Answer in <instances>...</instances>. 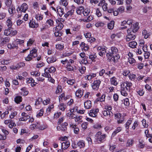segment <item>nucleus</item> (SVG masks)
I'll use <instances>...</instances> for the list:
<instances>
[{
  "instance_id": "79ce46f5",
  "label": "nucleus",
  "mask_w": 152,
  "mask_h": 152,
  "mask_svg": "<svg viewBox=\"0 0 152 152\" xmlns=\"http://www.w3.org/2000/svg\"><path fill=\"white\" fill-rule=\"evenodd\" d=\"M90 13V10H88L87 9H85V10L84 9V11L83 12V14L84 16H87L89 15Z\"/></svg>"
},
{
  "instance_id": "680f3d73",
  "label": "nucleus",
  "mask_w": 152,
  "mask_h": 152,
  "mask_svg": "<svg viewBox=\"0 0 152 152\" xmlns=\"http://www.w3.org/2000/svg\"><path fill=\"white\" fill-rule=\"evenodd\" d=\"M64 47L63 45L60 44L57 45H56V48L60 50H62L64 48Z\"/></svg>"
},
{
  "instance_id": "49530a36",
  "label": "nucleus",
  "mask_w": 152,
  "mask_h": 152,
  "mask_svg": "<svg viewBox=\"0 0 152 152\" xmlns=\"http://www.w3.org/2000/svg\"><path fill=\"white\" fill-rule=\"evenodd\" d=\"M10 28H8L7 29H6L4 31V34L5 35L7 36V35H10V31L11 29Z\"/></svg>"
},
{
  "instance_id": "338daca9",
  "label": "nucleus",
  "mask_w": 152,
  "mask_h": 152,
  "mask_svg": "<svg viewBox=\"0 0 152 152\" xmlns=\"http://www.w3.org/2000/svg\"><path fill=\"white\" fill-rule=\"evenodd\" d=\"M17 65L18 68H19L22 67H24L25 66V64L23 62H20L18 63Z\"/></svg>"
},
{
  "instance_id": "ea45409f",
  "label": "nucleus",
  "mask_w": 152,
  "mask_h": 152,
  "mask_svg": "<svg viewBox=\"0 0 152 152\" xmlns=\"http://www.w3.org/2000/svg\"><path fill=\"white\" fill-rule=\"evenodd\" d=\"M121 128L120 127H118L113 132L112 134V136H114L117 133H118L121 131Z\"/></svg>"
},
{
  "instance_id": "de8ad7c7",
  "label": "nucleus",
  "mask_w": 152,
  "mask_h": 152,
  "mask_svg": "<svg viewBox=\"0 0 152 152\" xmlns=\"http://www.w3.org/2000/svg\"><path fill=\"white\" fill-rule=\"evenodd\" d=\"M10 60L3 59L1 61V63L3 65H7L9 63Z\"/></svg>"
},
{
  "instance_id": "e2e57ef3",
  "label": "nucleus",
  "mask_w": 152,
  "mask_h": 152,
  "mask_svg": "<svg viewBox=\"0 0 152 152\" xmlns=\"http://www.w3.org/2000/svg\"><path fill=\"white\" fill-rule=\"evenodd\" d=\"M75 80L74 79L69 80L67 81V83L69 85H72L75 83Z\"/></svg>"
},
{
  "instance_id": "052dcab7",
  "label": "nucleus",
  "mask_w": 152,
  "mask_h": 152,
  "mask_svg": "<svg viewBox=\"0 0 152 152\" xmlns=\"http://www.w3.org/2000/svg\"><path fill=\"white\" fill-rule=\"evenodd\" d=\"M18 33V31L17 30H11L10 36H14Z\"/></svg>"
},
{
  "instance_id": "58836bf2",
  "label": "nucleus",
  "mask_w": 152,
  "mask_h": 152,
  "mask_svg": "<svg viewBox=\"0 0 152 152\" xmlns=\"http://www.w3.org/2000/svg\"><path fill=\"white\" fill-rule=\"evenodd\" d=\"M142 34L144 35V37L145 39L147 38L149 35V34L148 33L147 31L145 30L143 31Z\"/></svg>"
},
{
  "instance_id": "412c9836",
  "label": "nucleus",
  "mask_w": 152,
  "mask_h": 152,
  "mask_svg": "<svg viewBox=\"0 0 152 152\" xmlns=\"http://www.w3.org/2000/svg\"><path fill=\"white\" fill-rule=\"evenodd\" d=\"M8 48L10 49H12L14 48L17 49L18 48V46L17 45L15 44L14 43H12V44L11 43H9L7 45Z\"/></svg>"
},
{
  "instance_id": "c9c22d12",
  "label": "nucleus",
  "mask_w": 152,
  "mask_h": 152,
  "mask_svg": "<svg viewBox=\"0 0 152 152\" xmlns=\"http://www.w3.org/2000/svg\"><path fill=\"white\" fill-rule=\"evenodd\" d=\"M133 143V140L132 139L128 140L127 142L126 145L127 146L130 147L132 145Z\"/></svg>"
},
{
  "instance_id": "7ed1b4c3",
  "label": "nucleus",
  "mask_w": 152,
  "mask_h": 152,
  "mask_svg": "<svg viewBox=\"0 0 152 152\" xmlns=\"http://www.w3.org/2000/svg\"><path fill=\"white\" fill-rule=\"evenodd\" d=\"M28 8V6L25 3H23L22 5L20 7H18L17 9V11L19 13L18 16V17H20L21 16V14H19V13H21L23 12L25 13L26 11L27 10Z\"/></svg>"
},
{
  "instance_id": "4be33fe9",
  "label": "nucleus",
  "mask_w": 152,
  "mask_h": 152,
  "mask_svg": "<svg viewBox=\"0 0 152 152\" xmlns=\"http://www.w3.org/2000/svg\"><path fill=\"white\" fill-rule=\"evenodd\" d=\"M110 82L111 84L114 86H116L118 84L116 78L115 77H113L110 79Z\"/></svg>"
},
{
  "instance_id": "5fc2aeb1",
  "label": "nucleus",
  "mask_w": 152,
  "mask_h": 152,
  "mask_svg": "<svg viewBox=\"0 0 152 152\" xmlns=\"http://www.w3.org/2000/svg\"><path fill=\"white\" fill-rule=\"evenodd\" d=\"M36 19L38 20H40L43 19V16L40 14L37 15L36 16Z\"/></svg>"
},
{
  "instance_id": "a19ab883",
  "label": "nucleus",
  "mask_w": 152,
  "mask_h": 152,
  "mask_svg": "<svg viewBox=\"0 0 152 152\" xmlns=\"http://www.w3.org/2000/svg\"><path fill=\"white\" fill-rule=\"evenodd\" d=\"M54 22L52 19H49L46 22L47 24H48L50 26H53L54 25Z\"/></svg>"
},
{
  "instance_id": "0eeeda50",
  "label": "nucleus",
  "mask_w": 152,
  "mask_h": 152,
  "mask_svg": "<svg viewBox=\"0 0 152 152\" xmlns=\"http://www.w3.org/2000/svg\"><path fill=\"white\" fill-rule=\"evenodd\" d=\"M121 93L122 95L124 96H126L128 95L127 92L130 91L129 89L125 87V86L121 84Z\"/></svg>"
},
{
  "instance_id": "c85d7f7f",
  "label": "nucleus",
  "mask_w": 152,
  "mask_h": 152,
  "mask_svg": "<svg viewBox=\"0 0 152 152\" xmlns=\"http://www.w3.org/2000/svg\"><path fill=\"white\" fill-rule=\"evenodd\" d=\"M56 61V58L54 57H49L47 59V61L48 63H51L54 62Z\"/></svg>"
},
{
  "instance_id": "72a5a7b5",
  "label": "nucleus",
  "mask_w": 152,
  "mask_h": 152,
  "mask_svg": "<svg viewBox=\"0 0 152 152\" xmlns=\"http://www.w3.org/2000/svg\"><path fill=\"white\" fill-rule=\"evenodd\" d=\"M22 100V97L20 96H18L16 97L15 99V102L17 103H19L21 102Z\"/></svg>"
},
{
  "instance_id": "6e6552de",
  "label": "nucleus",
  "mask_w": 152,
  "mask_h": 152,
  "mask_svg": "<svg viewBox=\"0 0 152 152\" xmlns=\"http://www.w3.org/2000/svg\"><path fill=\"white\" fill-rule=\"evenodd\" d=\"M115 117L117 119L118 122L119 123H122L124 121L123 116L120 113H118L115 114Z\"/></svg>"
},
{
  "instance_id": "4c0bfd02",
  "label": "nucleus",
  "mask_w": 152,
  "mask_h": 152,
  "mask_svg": "<svg viewBox=\"0 0 152 152\" xmlns=\"http://www.w3.org/2000/svg\"><path fill=\"white\" fill-rule=\"evenodd\" d=\"M47 68H46L45 69V73L43 74V76L45 77H46L50 78L51 77V76L48 73V72H47Z\"/></svg>"
},
{
  "instance_id": "cd10ccee",
  "label": "nucleus",
  "mask_w": 152,
  "mask_h": 152,
  "mask_svg": "<svg viewBox=\"0 0 152 152\" xmlns=\"http://www.w3.org/2000/svg\"><path fill=\"white\" fill-rule=\"evenodd\" d=\"M57 11L60 17H61L64 13L63 9H62L60 7L57 9Z\"/></svg>"
},
{
  "instance_id": "4d7b16f0",
  "label": "nucleus",
  "mask_w": 152,
  "mask_h": 152,
  "mask_svg": "<svg viewBox=\"0 0 152 152\" xmlns=\"http://www.w3.org/2000/svg\"><path fill=\"white\" fill-rule=\"evenodd\" d=\"M61 4L65 7L68 4L67 0H61Z\"/></svg>"
},
{
  "instance_id": "f8f14e48",
  "label": "nucleus",
  "mask_w": 152,
  "mask_h": 152,
  "mask_svg": "<svg viewBox=\"0 0 152 152\" xmlns=\"http://www.w3.org/2000/svg\"><path fill=\"white\" fill-rule=\"evenodd\" d=\"M70 142L69 141H64L61 143V148L63 150L67 149L70 146Z\"/></svg>"
},
{
  "instance_id": "2f4dec72",
  "label": "nucleus",
  "mask_w": 152,
  "mask_h": 152,
  "mask_svg": "<svg viewBox=\"0 0 152 152\" xmlns=\"http://www.w3.org/2000/svg\"><path fill=\"white\" fill-rule=\"evenodd\" d=\"M114 21H111L108 24L107 27L110 29H113L114 26Z\"/></svg>"
},
{
  "instance_id": "a18cd8bd",
  "label": "nucleus",
  "mask_w": 152,
  "mask_h": 152,
  "mask_svg": "<svg viewBox=\"0 0 152 152\" xmlns=\"http://www.w3.org/2000/svg\"><path fill=\"white\" fill-rule=\"evenodd\" d=\"M12 1L11 0H7L6 1L5 4L7 7H10L12 6Z\"/></svg>"
},
{
  "instance_id": "b1692460",
  "label": "nucleus",
  "mask_w": 152,
  "mask_h": 152,
  "mask_svg": "<svg viewBox=\"0 0 152 152\" xmlns=\"http://www.w3.org/2000/svg\"><path fill=\"white\" fill-rule=\"evenodd\" d=\"M137 45V43L134 41H132L129 43V46L132 48H135Z\"/></svg>"
},
{
  "instance_id": "2eb2a0df",
  "label": "nucleus",
  "mask_w": 152,
  "mask_h": 152,
  "mask_svg": "<svg viewBox=\"0 0 152 152\" xmlns=\"http://www.w3.org/2000/svg\"><path fill=\"white\" fill-rule=\"evenodd\" d=\"M66 125L65 124H59V126L57 127L58 130L65 131L66 129Z\"/></svg>"
},
{
  "instance_id": "6ab92c4d",
  "label": "nucleus",
  "mask_w": 152,
  "mask_h": 152,
  "mask_svg": "<svg viewBox=\"0 0 152 152\" xmlns=\"http://www.w3.org/2000/svg\"><path fill=\"white\" fill-rule=\"evenodd\" d=\"M106 137V136L105 134H102L100 135L99 137H98V138H96V139L97 141H99L100 142H101L104 141Z\"/></svg>"
},
{
  "instance_id": "603ef678",
  "label": "nucleus",
  "mask_w": 152,
  "mask_h": 152,
  "mask_svg": "<svg viewBox=\"0 0 152 152\" xmlns=\"http://www.w3.org/2000/svg\"><path fill=\"white\" fill-rule=\"evenodd\" d=\"M31 75L34 76L35 77H38L40 75L39 72H37L33 71L31 72Z\"/></svg>"
},
{
  "instance_id": "aec40b11",
  "label": "nucleus",
  "mask_w": 152,
  "mask_h": 152,
  "mask_svg": "<svg viewBox=\"0 0 152 152\" xmlns=\"http://www.w3.org/2000/svg\"><path fill=\"white\" fill-rule=\"evenodd\" d=\"M29 25L30 27L32 28H37L38 26V24H36L33 20H31L29 23Z\"/></svg>"
},
{
  "instance_id": "09e8293b",
  "label": "nucleus",
  "mask_w": 152,
  "mask_h": 152,
  "mask_svg": "<svg viewBox=\"0 0 152 152\" xmlns=\"http://www.w3.org/2000/svg\"><path fill=\"white\" fill-rule=\"evenodd\" d=\"M138 146L140 148H143L144 147V145L143 144V141H139L138 144Z\"/></svg>"
},
{
  "instance_id": "8fccbe9b",
  "label": "nucleus",
  "mask_w": 152,
  "mask_h": 152,
  "mask_svg": "<svg viewBox=\"0 0 152 152\" xmlns=\"http://www.w3.org/2000/svg\"><path fill=\"white\" fill-rule=\"evenodd\" d=\"M128 62L130 64H133L135 62V60L134 58H128Z\"/></svg>"
},
{
  "instance_id": "f704fd0d",
  "label": "nucleus",
  "mask_w": 152,
  "mask_h": 152,
  "mask_svg": "<svg viewBox=\"0 0 152 152\" xmlns=\"http://www.w3.org/2000/svg\"><path fill=\"white\" fill-rule=\"evenodd\" d=\"M47 69V72H49L50 73H52V72H54L56 71V69L54 67H51L50 68H46Z\"/></svg>"
},
{
  "instance_id": "393cba45",
  "label": "nucleus",
  "mask_w": 152,
  "mask_h": 152,
  "mask_svg": "<svg viewBox=\"0 0 152 152\" xmlns=\"http://www.w3.org/2000/svg\"><path fill=\"white\" fill-rule=\"evenodd\" d=\"M10 38L9 37H7L3 38L1 39V43L2 45H4L6 43L9 42Z\"/></svg>"
},
{
  "instance_id": "f3484780",
  "label": "nucleus",
  "mask_w": 152,
  "mask_h": 152,
  "mask_svg": "<svg viewBox=\"0 0 152 152\" xmlns=\"http://www.w3.org/2000/svg\"><path fill=\"white\" fill-rule=\"evenodd\" d=\"M123 86H125V87L129 89V91L130 90V88L132 86V84L131 82L126 81V82H124L121 84Z\"/></svg>"
},
{
  "instance_id": "5701e85b",
  "label": "nucleus",
  "mask_w": 152,
  "mask_h": 152,
  "mask_svg": "<svg viewBox=\"0 0 152 152\" xmlns=\"http://www.w3.org/2000/svg\"><path fill=\"white\" fill-rule=\"evenodd\" d=\"M77 145L80 148H82L84 147L85 143L83 140H80L77 143Z\"/></svg>"
},
{
  "instance_id": "dca6fc26",
  "label": "nucleus",
  "mask_w": 152,
  "mask_h": 152,
  "mask_svg": "<svg viewBox=\"0 0 152 152\" xmlns=\"http://www.w3.org/2000/svg\"><path fill=\"white\" fill-rule=\"evenodd\" d=\"M85 107L87 109H89L91 108V101L89 100H87L84 103Z\"/></svg>"
},
{
  "instance_id": "13d9d810",
  "label": "nucleus",
  "mask_w": 152,
  "mask_h": 152,
  "mask_svg": "<svg viewBox=\"0 0 152 152\" xmlns=\"http://www.w3.org/2000/svg\"><path fill=\"white\" fill-rule=\"evenodd\" d=\"M64 27L63 24L61 23H60L58 26H56V28L59 30H61Z\"/></svg>"
},
{
  "instance_id": "37998d69",
  "label": "nucleus",
  "mask_w": 152,
  "mask_h": 152,
  "mask_svg": "<svg viewBox=\"0 0 152 152\" xmlns=\"http://www.w3.org/2000/svg\"><path fill=\"white\" fill-rule=\"evenodd\" d=\"M0 129H1L2 131L4 134L5 136H6L9 133L8 131L4 129V127H1Z\"/></svg>"
},
{
  "instance_id": "3c124183",
  "label": "nucleus",
  "mask_w": 152,
  "mask_h": 152,
  "mask_svg": "<svg viewBox=\"0 0 152 152\" xmlns=\"http://www.w3.org/2000/svg\"><path fill=\"white\" fill-rule=\"evenodd\" d=\"M106 53V51L105 48H103L100 52H99V55L101 56H102L104 55H105Z\"/></svg>"
},
{
  "instance_id": "f03ea898",
  "label": "nucleus",
  "mask_w": 152,
  "mask_h": 152,
  "mask_svg": "<svg viewBox=\"0 0 152 152\" xmlns=\"http://www.w3.org/2000/svg\"><path fill=\"white\" fill-rule=\"evenodd\" d=\"M37 50L35 49H33L31 51L29 54L28 56L26 58V60L29 61L31 60L33 58L36 57L37 56Z\"/></svg>"
},
{
  "instance_id": "bf43d9fd",
  "label": "nucleus",
  "mask_w": 152,
  "mask_h": 152,
  "mask_svg": "<svg viewBox=\"0 0 152 152\" xmlns=\"http://www.w3.org/2000/svg\"><path fill=\"white\" fill-rule=\"evenodd\" d=\"M43 109H41L40 110V112L38 113L36 115V116L37 118H40L43 115Z\"/></svg>"
},
{
  "instance_id": "69168bd1",
  "label": "nucleus",
  "mask_w": 152,
  "mask_h": 152,
  "mask_svg": "<svg viewBox=\"0 0 152 152\" xmlns=\"http://www.w3.org/2000/svg\"><path fill=\"white\" fill-rule=\"evenodd\" d=\"M39 136L38 135H35L33 136L31 138L29 139V140L30 141H32L34 140H36L38 138Z\"/></svg>"
},
{
  "instance_id": "a211bd4d",
  "label": "nucleus",
  "mask_w": 152,
  "mask_h": 152,
  "mask_svg": "<svg viewBox=\"0 0 152 152\" xmlns=\"http://www.w3.org/2000/svg\"><path fill=\"white\" fill-rule=\"evenodd\" d=\"M84 9L83 7H80L77 9L76 12L77 14L81 15L84 11Z\"/></svg>"
},
{
  "instance_id": "9b49d317",
  "label": "nucleus",
  "mask_w": 152,
  "mask_h": 152,
  "mask_svg": "<svg viewBox=\"0 0 152 152\" xmlns=\"http://www.w3.org/2000/svg\"><path fill=\"white\" fill-rule=\"evenodd\" d=\"M99 110L98 109L91 110L90 111V113H89V115L94 117H96L99 112Z\"/></svg>"
},
{
  "instance_id": "0e129e2a",
  "label": "nucleus",
  "mask_w": 152,
  "mask_h": 152,
  "mask_svg": "<svg viewBox=\"0 0 152 152\" xmlns=\"http://www.w3.org/2000/svg\"><path fill=\"white\" fill-rule=\"evenodd\" d=\"M96 14L98 17H100L102 15V14L99 9H97L96 10Z\"/></svg>"
},
{
  "instance_id": "774afa93",
  "label": "nucleus",
  "mask_w": 152,
  "mask_h": 152,
  "mask_svg": "<svg viewBox=\"0 0 152 152\" xmlns=\"http://www.w3.org/2000/svg\"><path fill=\"white\" fill-rule=\"evenodd\" d=\"M54 35L56 37H61L62 35V34L61 32L58 31L55 32Z\"/></svg>"
},
{
  "instance_id": "4468645a",
  "label": "nucleus",
  "mask_w": 152,
  "mask_h": 152,
  "mask_svg": "<svg viewBox=\"0 0 152 152\" xmlns=\"http://www.w3.org/2000/svg\"><path fill=\"white\" fill-rule=\"evenodd\" d=\"M103 114L105 116L110 117L113 115V113L108 110H105L103 111Z\"/></svg>"
},
{
  "instance_id": "c756f323",
  "label": "nucleus",
  "mask_w": 152,
  "mask_h": 152,
  "mask_svg": "<svg viewBox=\"0 0 152 152\" xmlns=\"http://www.w3.org/2000/svg\"><path fill=\"white\" fill-rule=\"evenodd\" d=\"M7 25L9 28H11L12 26L11 19L8 18L7 21Z\"/></svg>"
},
{
  "instance_id": "6e6d98bb",
  "label": "nucleus",
  "mask_w": 152,
  "mask_h": 152,
  "mask_svg": "<svg viewBox=\"0 0 152 152\" xmlns=\"http://www.w3.org/2000/svg\"><path fill=\"white\" fill-rule=\"evenodd\" d=\"M82 118V117L79 116L76 117L75 119V120L76 122H78V124H80L82 122V121L81 120Z\"/></svg>"
},
{
  "instance_id": "7c9ffc66",
  "label": "nucleus",
  "mask_w": 152,
  "mask_h": 152,
  "mask_svg": "<svg viewBox=\"0 0 152 152\" xmlns=\"http://www.w3.org/2000/svg\"><path fill=\"white\" fill-rule=\"evenodd\" d=\"M74 12V10H71L69 11L66 14H65L64 16L66 18H67L69 16H71Z\"/></svg>"
},
{
  "instance_id": "864d4df0",
  "label": "nucleus",
  "mask_w": 152,
  "mask_h": 152,
  "mask_svg": "<svg viewBox=\"0 0 152 152\" xmlns=\"http://www.w3.org/2000/svg\"><path fill=\"white\" fill-rule=\"evenodd\" d=\"M8 11L9 13L10 14H12L13 13V11L15 10V8L13 6H12L11 7H9Z\"/></svg>"
},
{
  "instance_id": "ddd939ff",
  "label": "nucleus",
  "mask_w": 152,
  "mask_h": 152,
  "mask_svg": "<svg viewBox=\"0 0 152 152\" xmlns=\"http://www.w3.org/2000/svg\"><path fill=\"white\" fill-rule=\"evenodd\" d=\"M107 12L111 15L117 16L118 14V12L117 10H114V9L112 8H110L107 9Z\"/></svg>"
},
{
  "instance_id": "bb28decb",
  "label": "nucleus",
  "mask_w": 152,
  "mask_h": 152,
  "mask_svg": "<svg viewBox=\"0 0 152 152\" xmlns=\"http://www.w3.org/2000/svg\"><path fill=\"white\" fill-rule=\"evenodd\" d=\"M75 95L77 97L80 98L83 95V92L80 90H78L76 92Z\"/></svg>"
},
{
  "instance_id": "a878e982",
  "label": "nucleus",
  "mask_w": 152,
  "mask_h": 152,
  "mask_svg": "<svg viewBox=\"0 0 152 152\" xmlns=\"http://www.w3.org/2000/svg\"><path fill=\"white\" fill-rule=\"evenodd\" d=\"M96 74H90L89 75H86L85 77L86 79H87L88 80H90L92 78L96 77Z\"/></svg>"
},
{
  "instance_id": "423d86ee",
  "label": "nucleus",
  "mask_w": 152,
  "mask_h": 152,
  "mask_svg": "<svg viewBox=\"0 0 152 152\" xmlns=\"http://www.w3.org/2000/svg\"><path fill=\"white\" fill-rule=\"evenodd\" d=\"M128 34L126 37V40L127 41L129 42L131 40L134 39L135 38L134 33L130 31V33H129L128 30H127Z\"/></svg>"
},
{
  "instance_id": "20e7f679",
  "label": "nucleus",
  "mask_w": 152,
  "mask_h": 152,
  "mask_svg": "<svg viewBox=\"0 0 152 152\" xmlns=\"http://www.w3.org/2000/svg\"><path fill=\"white\" fill-rule=\"evenodd\" d=\"M46 125L45 124H31L30 128L31 130H33L35 128L39 129L42 130L45 129L47 127Z\"/></svg>"
},
{
  "instance_id": "f257e3e1",
  "label": "nucleus",
  "mask_w": 152,
  "mask_h": 152,
  "mask_svg": "<svg viewBox=\"0 0 152 152\" xmlns=\"http://www.w3.org/2000/svg\"><path fill=\"white\" fill-rule=\"evenodd\" d=\"M118 50L117 48L114 47L111 48L110 51L107 53V56L110 61L115 62L118 60L117 56H118Z\"/></svg>"
},
{
  "instance_id": "39448f33",
  "label": "nucleus",
  "mask_w": 152,
  "mask_h": 152,
  "mask_svg": "<svg viewBox=\"0 0 152 152\" xmlns=\"http://www.w3.org/2000/svg\"><path fill=\"white\" fill-rule=\"evenodd\" d=\"M139 28L138 23H136L133 24L131 26V28L128 29L127 30H128V32L129 33L130 32V31L134 33L138 30Z\"/></svg>"
},
{
  "instance_id": "e433bc0d",
  "label": "nucleus",
  "mask_w": 152,
  "mask_h": 152,
  "mask_svg": "<svg viewBox=\"0 0 152 152\" xmlns=\"http://www.w3.org/2000/svg\"><path fill=\"white\" fill-rule=\"evenodd\" d=\"M67 116H68L71 118H73L76 117V116L73 113H68L67 114Z\"/></svg>"
},
{
  "instance_id": "473e14b6",
  "label": "nucleus",
  "mask_w": 152,
  "mask_h": 152,
  "mask_svg": "<svg viewBox=\"0 0 152 152\" xmlns=\"http://www.w3.org/2000/svg\"><path fill=\"white\" fill-rule=\"evenodd\" d=\"M58 107L60 110L62 111H64L66 108V104H65L63 103H62L58 105Z\"/></svg>"
},
{
  "instance_id": "c03bdc74",
  "label": "nucleus",
  "mask_w": 152,
  "mask_h": 152,
  "mask_svg": "<svg viewBox=\"0 0 152 152\" xmlns=\"http://www.w3.org/2000/svg\"><path fill=\"white\" fill-rule=\"evenodd\" d=\"M27 83H34V80L32 78H27L26 79Z\"/></svg>"
},
{
  "instance_id": "1a4fd4ad",
  "label": "nucleus",
  "mask_w": 152,
  "mask_h": 152,
  "mask_svg": "<svg viewBox=\"0 0 152 152\" xmlns=\"http://www.w3.org/2000/svg\"><path fill=\"white\" fill-rule=\"evenodd\" d=\"M100 83L101 81L100 80H97L94 81L92 86V88L94 90H97Z\"/></svg>"
},
{
  "instance_id": "9d476101",
  "label": "nucleus",
  "mask_w": 152,
  "mask_h": 152,
  "mask_svg": "<svg viewBox=\"0 0 152 152\" xmlns=\"http://www.w3.org/2000/svg\"><path fill=\"white\" fill-rule=\"evenodd\" d=\"M105 2V0H102L99 3V6H102L103 10L106 11L107 10V4Z\"/></svg>"
}]
</instances>
